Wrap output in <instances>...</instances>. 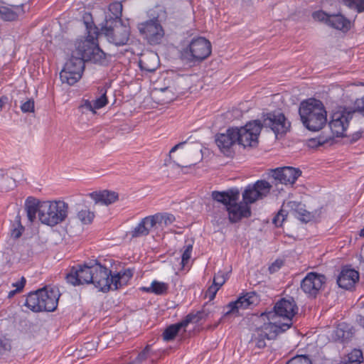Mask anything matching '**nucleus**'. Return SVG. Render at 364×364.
Instances as JSON below:
<instances>
[{"label": "nucleus", "instance_id": "obj_1", "mask_svg": "<svg viewBox=\"0 0 364 364\" xmlns=\"http://www.w3.org/2000/svg\"><path fill=\"white\" fill-rule=\"evenodd\" d=\"M87 28L89 29L87 38L77 42L76 50L64 65L66 70L77 72L81 76L86 61L102 65L107 63V55L97 43L99 33L97 28H89L87 26Z\"/></svg>", "mask_w": 364, "mask_h": 364}, {"label": "nucleus", "instance_id": "obj_2", "mask_svg": "<svg viewBox=\"0 0 364 364\" xmlns=\"http://www.w3.org/2000/svg\"><path fill=\"white\" fill-rule=\"evenodd\" d=\"M92 284L103 292L110 289H117L126 285L133 276L132 271L129 269L112 274L111 270L97 262L92 264Z\"/></svg>", "mask_w": 364, "mask_h": 364}, {"label": "nucleus", "instance_id": "obj_3", "mask_svg": "<svg viewBox=\"0 0 364 364\" xmlns=\"http://www.w3.org/2000/svg\"><path fill=\"white\" fill-rule=\"evenodd\" d=\"M299 114L304 126L311 132H318L327 123V112L321 101L310 98L301 102Z\"/></svg>", "mask_w": 364, "mask_h": 364}, {"label": "nucleus", "instance_id": "obj_4", "mask_svg": "<svg viewBox=\"0 0 364 364\" xmlns=\"http://www.w3.org/2000/svg\"><path fill=\"white\" fill-rule=\"evenodd\" d=\"M298 307L292 297L282 298L275 303L272 311L261 314L266 317L271 324L284 333L292 326V318L297 314Z\"/></svg>", "mask_w": 364, "mask_h": 364}, {"label": "nucleus", "instance_id": "obj_5", "mask_svg": "<svg viewBox=\"0 0 364 364\" xmlns=\"http://www.w3.org/2000/svg\"><path fill=\"white\" fill-rule=\"evenodd\" d=\"M147 15L149 19L139 23L138 29L149 44H159L164 36L161 22L166 18V8L162 5H156L148 11Z\"/></svg>", "mask_w": 364, "mask_h": 364}, {"label": "nucleus", "instance_id": "obj_6", "mask_svg": "<svg viewBox=\"0 0 364 364\" xmlns=\"http://www.w3.org/2000/svg\"><path fill=\"white\" fill-rule=\"evenodd\" d=\"M212 52L210 42L204 37L192 38L180 50V58L186 64L195 65L208 58Z\"/></svg>", "mask_w": 364, "mask_h": 364}, {"label": "nucleus", "instance_id": "obj_7", "mask_svg": "<svg viewBox=\"0 0 364 364\" xmlns=\"http://www.w3.org/2000/svg\"><path fill=\"white\" fill-rule=\"evenodd\" d=\"M68 213V205L63 200L43 201L40 208V221L53 227L63 222Z\"/></svg>", "mask_w": 364, "mask_h": 364}, {"label": "nucleus", "instance_id": "obj_8", "mask_svg": "<svg viewBox=\"0 0 364 364\" xmlns=\"http://www.w3.org/2000/svg\"><path fill=\"white\" fill-rule=\"evenodd\" d=\"M102 31L107 41L117 46L126 45L129 39V28L122 21H105Z\"/></svg>", "mask_w": 364, "mask_h": 364}, {"label": "nucleus", "instance_id": "obj_9", "mask_svg": "<svg viewBox=\"0 0 364 364\" xmlns=\"http://www.w3.org/2000/svg\"><path fill=\"white\" fill-rule=\"evenodd\" d=\"M262 129L259 120H255L247 123L244 127H235L237 133V144L244 147L255 146L257 144V139Z\"/></svg>", "mask_w": 364, "mask_h": 364}, {"label": "nucleus", "instance_id": "obj_10", "mask_svg": "<svg viewBox=\"0 0 364 364\" xmlns=\"http://www.w3.org/2000/svg\"><path fill=\"white\" fill-rule=\"evenodd\" d=\"M92 264H87L81 266L73 267L69 273L66 274L68 283L73 286H79L84 284H92L93 282Z\"/></svg>", "mask_w": 364, "mask_h": 364}, {"label": "nucleus", "instance_id": "obj_11", "mask_svg": "<svg viewBox=\"0 0 364 364\" xmlns=\"http://www.w3.org/2000/svg\"><path fill=\"white\" fill-rule=\"evenodd\" d=\"M353 116V111H350L349 107H345L343 111L333 113L328 124L332 134L336 137L343 136Z\"/></svg>", "mask_w": 364, "mask_h": 364}, {"label": "nucleus", "instance_id": "obj_12", "mask_svg": "<svg viewBox=\"0 0 364 364\" xmlns=\"http://www.w3.org/2000/svg\"><path fill=\"white\" fill-rule=\"evenodd\" d=\"M272 185L264 180L257 181L252 186L249 185L242 193L244 203L248 205L263 198L269 194Z\"/></svg>", "mask_w": 364, "mask_h": 364}, {"label": "nucleus", "instance_id": "obj_13", "mask_svg": "<svg viewBox=\"0 0 364 364\" xmlns=\"http://www.w3.org/2000/svg\"><path fill=\"white\" fill-rule=\"evenodd\" d=\"M262 127H269L274 133L285 134L290 127V123L287 122L284 114L279 112L267 113L264 116Z\"/></svg>", "mask_w": 364, "mask_h": 364}, {"label": "nucleus", "instance_id": "obj_14", "mask_svg": "<svg viewBox=\"0 0 364 364\" xmlns=\"http://www.w3.org/2000/svg\"><path fill=\"white\" fill-rule=\"evenodd\" d=\"M326 281V278L323 274L309 272L301 280V289L309 296L315 298Z\"/></svg>", "mask_w": 364, "mask_h": 364}, {"label": "nucleus", "instance_id": "obj_15", "mask_svg": "<svg viewBox=\"0 0 364 364\" xmlns=\"http://www.w3.org/2000/svg\"><path fill=\"white\" fill-rule=\"evenodd\" d=\"M282 333L275 325L271 324L269 322L265 323L252 335L251 343L259 349L264 348L266 346V339H275Z\"/></svg>", "mask_w": 364, "mask_h": 364}, {"label": "nucleus", "instance_id": "obj_16", "mask_svg": "<svg viewBox=\"0 0 364 364\" xmlns=\"http://www.w3.org/2000/svg\"><path fill=\"white\" fill-rule=\"evenodd\" d=\"M235 127L228 129L225 133H220L215 136V143L224 155L231 157L234 154L233 146L237 144Z\"/></svg>", "mask_w": 364, "mask_h": 364}, {"label": "nucleus", "instance_id": "obj_17", "mask_svg": "<svg viewBox=\"0 0 364 364\" xmlns=\"http://www.w3.org/2000/svg\"><path fill=\"white\" fill-rule=\"evenodd\" d=\"M301 174L299 168L290 166L277 168L272 171V177L274 180L272 183L277 184V182L282 184H294L298 177Z\"/></svg>", "mask_w": 364, "mask_h": 364}, {"label": "nucleus", "instance_id": "obj_18", "mask_svg": "<svg viewBox=\"0 0 364 364\" xmlns=\"http://www.w3.org/2000/svg\"><path fill=\"white\" fill-rule=\"evenodd\" d=\"M226 210L228 213L229 220L231 223H237L243 218H249L251 215L250 208L246 203L237 201L230 205Z\"/></svg>", "mask_w": 364, "mask_h": 364}, {"label": "nucleus", "instance_id": "obj_19", "mask_svg": "<svg viewBox=\"0 0 364 364\" xmlns=\"http://www.w3.org/2000/svg\"><path fill=\"white\" fill-rule=\"evenodd\" d=\"M23 4L18 5L0 4V20L4 21H14L18 19L20 14H23Z\"/></svg>", "mask_w": 364, "mask_h": 364}, {"label": "nucleus", "instance_id": "obj_20", "mask_svg": "<svg viewBox=\"0 0 364 364\" xmlns=\"http://www.w3.org/2000/svg\"><path fill=\"white\" fill-rule=\"evenodd\" d=\"M359 279V273L353 269L343 268L337 278L338 285L343 289L352 288Z\"/></svg>", "mask_w": 364, "mask_h": 364}, {"label": "nucleus", "instance_id": "obj_21", "mask_svg": "<svg viewBox=\"0 0 364 364\" xmlns=\"http://www.w3.org/2000/svg\"><path fill=\"white\" fill-rule=\"evenodd\" d=\"M212 198L225 206L227 208L232 203L238 200L240 191L237 188L229 189L226 191H213L211 193Z\"/></svg>", "mask_w": 364, "mask_h": 364}, {"label": "nucleus", "instance_id": "obj_22", "mask_svg": "<svg viewBox=\"0 0 364 364\" xmlns=\"http://www.w3.org/2000/svg\"><path fill=\"white\" fill-rule=\"evenodd\" d=\"M41 296H43V305L45 304L46 306L43 311H55L58 306L60 296L58 291L53 288L48 289V287H44L41 289Z\"/></svg>", "mask_w": 364, "mask_h": 364}, {"label": "nucleus", "instance_id": "obj_23", "mask_svg": "<svg viewBox=\"0 0 364 364\" xmlns=\"http://www.w3.org/2000/svg\"><path fill=\"white\" fill-rule=\"evenodd\" d=\"M255 295L247 294L245 296L239 297L236 301L230 302L226 309L228 311L225 313V316L238 312L240 309H245L255 303Z\"/></svg>", "mask_w": 364, "mask_h": 364}, {"label": "nucleus", "instance_id": "obj_24", "mask_svg": "<svg viewBox=\"0 0 364 364\" xmlns=\"http://www.w3.org/2000/svg\"><path fill=\"white\" fill-rule=\"evenodd\" d=\"M159 63V59L156 53L148 52L141 55L139 60V65L141 70L149 73L154 72Z\"/></svg>", "mask_w": 364, "mask_h": 364}, {"label": "nucleus", "instance_id": "obj_25", "mask_svg": "<svg viewBox=\"0 0 364 364\" xmlns=\"http://www.w3.org/2000/svg\"><path fill=\"white\" fill-rule=\"evenodd\" d=\"M89 196L93 199L96 203L103 205H110L118 199V194L114 191L104 190L101 191H95L89 193Z\"/></svg>", "mask_w": 364, "mask_h": 364}, {"label": "nucleus", "instance_id": "obj_26", "mask_svg": "<svg viewBox=\"0 0 364 364\" xmlns=\"http://www.w3.org/2000/svg\"><path fill=\"white\" fill-rule=\"evenodd\" d=\"M154 218L151 216L143 218L141 222L129 232L132 237H140L149 235L151 229L154 227Z\"/></svg>", "mask_w": 364, "mask_h": 364}, {"label": "nucleus", "instance_id": "obj_27", "mask_svg": "<svg viewBox=\"0 0 364 364\" xmlns=\"http://www.w3.org/2000/svg\"><path fill=\"white\" fill-rule=\"evenodd\" d=\"M42 296L41 289L34 292H31L26 299L25 306L34 312L43 311L46 306L45 304L43 306Z\"/></svg>", "mask_w": 364, "mask_h": 364}, {"label": "nucleus", "instance_id": "obj_28", "mask_svg": "<svg viewBox=\"0 0 364 364\" xmlns=\"http://www.w3.org/2000/svg\"><path fill=\"white\" fill-rule=\"evenodd\" d=\"M41 203L33 197H28L25 203V208L27 213V217L31 222H33L36 218L38 213L40 220V208Z\"/></svg>", "mask_w": 364, "mask_h": 364}, {"label": "nucleus", "instance_id": "obj_29", "mask_svg": "<svg viewBox=\"0 0 364 364\" xmlns=\"http://www.w3.org/2000/svg\"><path fill=\"white\" fill-rule=\"evenodd\" d=\"M328 26L338 30H349L350 27V21L341 13L331 14L328 19Z\"/></svg>", "mask_w": 364, "mask_h": 364}, {"label": "nucleus", "instance_id": "obj_30", "mask_svg": "<svg viewBox=\"0 0 364 364\" xmlns=\"http://www.w3.org/2000/svg\"><path fill=\"white\" fill-rule=\"evenodd\" d=\"M288 205L292 209H294L295 217L301 222L308 223L313 219L314 215L311 213L307 211L304 208V205L297 203L296 202H289L288 203Z\"/></svg>", "mask_w": 364, "mask_h": 364}, {"label": "nucleus", "instance_id": "obj_31", "mask_svg": "<svg viewBox=\"0 0 364 364\" xmlns=\"http://www.w3.org/2000/svg\"><path fill=\"white\" fill-rule=\"evenodd\" d=\"M208 316V312L205 309L197 311L196 313H191L181 321L183 326L186 328L189 323H197L200 321L205 319Z\"/></svg>", "mask_w": 364, "mask_h": 364}, {"label": "nucleus", "instance_id": "obj_32", "mask_svg": "<svg viewBox=\"0 0 364 364\" xmlns=\"http://www.w3.org/2000/svg\"><path fill=\"white\" fill-rule=\"evenodd\" d=\"M82 76L77 72L66 70V68H64L60 73V78L62 82L67 83L69 85H73Z\"/></svg>", "mask_w": 364, "mask_h": 364}, {"label": "nucleus", "instance_id": "obj_33", "mask_svg": "<svg viewBox=\"0 0 364 364\" xmlns=\"http://www.w3.org/2000/svg\"><path fill=\"white\" fill-rule=\"evenodd\" d=\"M109 11L110 14L106 16L105 21H122V5L119 2H114L109 5Z\"/></svg>", "mask_w": 364, "mask_h": 364}, {"label": "nucleus", "instance_id": "obj_34", "mask_svg": "<svg viewBox=\"0 0 364 364\" xmlns=\"http://www.w3.org/2000/svg\"><path fill=\"white\" fill-rule=\"evenodd\" d=\"M182 328L185 327L181 321L168 326L163 333L164 340L166 341L173 340Z\"/></svg>", "mask_w": 364, "mask_h": 364}, {"label": "nucleus", "instance_id": "obj_35", "mask_svg": "<svg viewBox=\"0 0 364 364\" xmlns=\"http://www.w3.org/2000/svg\"><path fill=\"white\" fill-rule=\"evenodd\" d=\"M154 355L153 351L151 350V348L150 345H147L142 351H141L137 357L131 363L128 364H141L144 361L147 360L148 358H151V363H154L155 360L152 358Z\"/></svg>", "mask_w": 364, "mask_h": 364}, {"label": "nucleus", "instance_id": "obj_36", "mask_svg": "<svg viewBox=\"0 0 364 364\" xmlns=\"http://www.w3.org/2000/svg\"><path fill=\"white\" fill-rule=\"evenodd\" d=\"M168 289V285L166 283L161 282L158 281H153L151 282V287L144 289L146 291H150L158 295L164 294L167 292Z\"/></svg>", "mask_w": 364, "mask_h": 364}, {"label": "nucleus", "instance_id": "obj_37", "mask_svg": "<svg viewBox=\"0 0 364 364\" xmlns=\"http://www.w3.org/2000/svg\"><path fill=\"white\" fill-rule=\"evenodd\" d=\"M151 218H154V225L156 224L168 225L175 221L174 215L168 213L151 215Z\"/></svg>", "mask_w": 364, "mask_h": 364}, {"label": "nucleus", "instance_id": "obj_38", "mask_svg": "<svg viewBox=\"0 0 364 364\" xmlns=\"http://www.w3.org/2000/svg\"><path fill=\"white\" fill-rule=\"evenodd\" d=\"M77 218L82 224L88 225L93 221L95 213L89 209H81L78 210Z\"/></svg>", "mask_w": 364, "mask_h": 364}, {"label": "nucleus", "instance_id": "obj_39", "mask_svg": "<svg viewBox=\"0 0 364 364\" xmlns=\"http://www.w3.org/2000/svg\"><path fill=\"white\" fill-rule=\"evenodd\" d=\"M163 95L162 101L164 103H168L175 100L177 97L176 89L173 87L168 86L160 89Z\"/></svg>", "mask_w": 364, "mask_h": 364}, {"label": "nucleus", "instance_id": "obj_40", "mask_svg": "<svg viewBox=\"0 0 364 364\" xmlns=\"http://www.w3.org/2000/svg\"><path fill=\"white\" fill-rule=\"evenodd\" d=\"M363 359V352L359 349L355 348L348 355V360L346 362L350 364H360Z\"/></svg>", "mask_w": 364, "mask_h": 364}, {"label": "nucleus", "instance_id": "obj_41", "mask_svg": "<svg viewBox=\"0 0 364 364\" xmlns=\"http://www.w3.org/2000/svg\"><path fill=\"white\" fill-rule=\"evenodd\" d=\"M353 114L358 112L364 116V95L360 98H357L354 103L353 107H349Z\"/></svg>", "mask_w": 364, "mask_h": 364}, {"label": "nucleus", "instance_id": "obj_42", "mask_svg": "<svg viewBox=\"0 0 364 364\" xmlns=\"http://www.w3.org/2000/svg\"><path fill=\"white\" fill-rule=\"evenodd\" d=\"M15 223H16L17 227H14L11 230V235L14 239H18L21 236L22 232L24 230L23 226L21 223V218L18 215L16 217Z\"/></svg>", "mask_w": 364, "mask_h": 364}, {"label": "nucleus", "instance_id": "obj_43", "mask_svg": "<svg viewBox=\"0 0 364 364\" xmlns=\"http://www.w3.org/2000/svg\"><path fill=\"white\" fill-rule=\"evenodd\" d=\"M286 364H312V362L308 355H297L290 359Z\"/></svg>", "mask_w": 364, "mask_h": 364}, {"label": "nucleus", "instance_id": "obj_44", "mask_svg": "<svg viewBox=\"0 0 364 364\" xmlns=\"http://www.w3.org/2000/svg\"><path fill=\"white\" fill-rule=\"evenodd\" d=\"M287 216V213L281 209L272 219L273 224L277 227H281Z\"/></svg>", "mask_w": 364, "mask_h": 364}, {"label": "nucleus", "instance_id": "obj_45", "mask_svg": "<svg viewBox=\"0 0 364 364\" xmlns=\"http://www.w3.org/2000/svg\"><path fill=\"white\" fill-rule=\"evenodd\" d=\"M193 250V243H189L186 245L185 250L183 251L181 257V265L183 267L186 266L191 258V252Z\"/></svg>", "mask_w": 364, "mask_h": 364}, {"label": "nucleus", "instance_id": "obj_46", "mask_svg": "<svg viewBox=\"0 0 364 364\" xmlns=\"http://www.w3.org/2000/svg\"><path fill=\"white\" fill-rule=\"evenodd\" d=\"M228 279V274L223 272H218L213 278V284L218 287H222Z\"/></svg>", "mask_w": 364, "mask_h": 364}, {"label": "nucleus", "instance_id": "obj_47", "mask_svg": "<svg viewBox=\"0 0 364 364\" xmlns=\"http://www.w3.org/2000/svg\"><path fill=\"white\" fill-rule=\"evenodd\" d=\"M21 110L23 113L33 112L35 108V102L33 99H28L21 105Z\"/></svg>", "mask_w": 364, "mask_h": 364}, {"label": "nucleus", "instance_id": "obj_48", "mask_svg": "<svg viewBox=\"0 0 364 364\" xmlns=\"http://www.w3.org/2000/svg\"><path fill=\"white\" fill-rule=\"evenodd\" d=\"M331 14H328L327 13L323 11H318L313 13L312 16L314 19L324 22L328 25V19L330 18Z\"/></svg>", "mask_w": 364, "mask_h": 364}, {"label": "nucleus", "instance_id": "obj_49", "mask_svg": "<svg viewBox=\"0 0 364 364\" xmlns=\"http://www.w3.org/2000/svg\"><path fill=\"white\" fill-rule=\"evenodd\" d=\"M107 98L106 96V91L102 94L98 98L93 101L94 107L96 109L102 108L107 104Z\"/></svg>", "mask_w": 364, "mask_h": 364}, {"label": "nucleus", "instance_id": "obj_50", "mask_svg": "<svg viewBox=\"0 0 364 364\" xmlns=\"http://www.w3.org/2000/svg\"><path fill=\"white\" fill-rule=\"evenodd\" d=\"M219 287L213 284V285L209 287L208 289H207L205 292V296L208 298L210 301L213 300L215 298L216 293L219 290Z\"/></svg>", "mask_w": 364, "mask_h": 364}, {"label": "nucleus", "instance_id": "obj_51", "mask_svg": "<svg viewBox=\"0 0 364 364\" xmlns=\"http://www.w3.org/2000/svg\"><path fill=\"white\" fill-rule=\"evenodd\" d=\"M282 262L279 260H276L269 267V271L271 274L277 272L281 267L282 266Z\"/></svg>", "mask_w": 364, "mask_h": 364}, {"label": "nucleus", "instance_id": "obj_52", "mask_svg": "<svg viewBox=\"0 0 364 364\" xmlns=\"http://www.w3.org/2000/svg\"><path fill=\"white\" fill-rule=\"evenodd\" d=\"M11 349V345L7 341H0V353H4Z\"/></svg>", "mask_w": 364, "mask_h": 364}, {"label": "nucleus", "instance_id": "obj_53", "mask_svg": "<svg viewBox=\"0 0 364 364\" xmlns=\"http://www.w3.org/2000/svg\"><path fill=\"white\" fill-rule=\"evenodd\" d=\"M26 284V279L23 277L21 280L13 284V286L16 287L18 291H21Z\"/></svg>", "mask_w": 364, "mask_h": 364}, {"label": "nucleus", "instance_id": "obj_54", "mask_svg": "<svg viewBox=\"0 0 364 364\" xmlns=\"http://www.w3.org/2000/svg\"><path fill=\"white\" fill-rule=\"evenodd\" d=\"M82 107L83 109H87V110L95 112V109H96L94 107V103L90 102V101H89V100H85L84 104L82 105Z\"/></svg>", "mask_w": 364, "mask_h": 364}, {"label": "nucleus", "instance_id": "obj_55", "mask_svg": "<svg viewBox=\"0 0 364 364\" xmlns=\"http://www.w3.org/2000/svg\"><path fill=\"white\" fill-rule=\"evenodd\" d=\"M363 133V132L359 131L353 134V135L351 136L350 142L353 143L358 141L360 138H361Z\"/></svg>", "mask_w": 364, "mask_h": 364}, {"label": "nucleus", "instance_id": "obj_56", "mask_svg": "<svg viewBox=\"0 0 364 364\" xmlns=\"http://www.w3.org/2000/svg\"><path fill=\"white\" fill-rule=\"evenodd\" d=\"M8 97L6 96H2L0 98V112L2 110V108L4 105L8 102Z\"/></svg>", "mask_w": 364, "mask_h": 364}, {"label": "nucleus", "instance_id": "obj_57", "mask_svg": "<svg viewBox=\"0 0 364 364\" xmlns=\"http://www.w3.org/2000/svg\"><path fill=\"white\" fill-rule=\"evenodd\" d=\"M356 321L360 326L364 328V315H358Z\"/></svg>", "mask_w": 364, "mask_h": 364}, {"label": "nucleus", "instance_id": "obj_58", "mask_svg": "<svg viewBox=\"0 0 364 364\" xmlns=\"http://www.w3.org/2000/svg\"><path fill=\"white\" fill-rule=\"evenodd\" d=\"M360 256V265L362 267L363 269H364V247L361 249Z\"/></svg>", "mask_w": 364, "mask_h": 364}, {"label": "nucleus", "instance_id": "obj_59", "mask_svg": "<svg viewBox=\"0 0 364 364\" xmlns=\"http://www.w3.org/2000/svg\"><path fill=\"white\" fill-rule=\"evenodd\" d=\"M185 141L184 142H181L176 145H175L170 151V153H172V152H174L175 151H176L178 148L180 147H182L184 144H185Z\"/></svg>", "mask_w": 364, "mask_h": 364}, {"label": "nucleus", "instance_id": "obj_60", "mask_svg": "<svg viewBox=\"0 0 364 364\" xmlns=\"http://www.w3.org/2000/svg\"><path fill=\"white\" fill-rule=\"evenodd\" d=\"M326 142H328V139H323L319 138L318 140V144L319 145L324 144Z\"/></svg>", "mask_w": 364, "mask_h": 364}, {"label": "nucleus", "instance_id": "obj_61", "mask_svg": "<svg viewBox=\"0 0 364 364\" xmlns=\"http://www.w3.org/2000/svg\"><path fill=\"white\" fill-rule=\"evenodd\" d=\"M16 292H18V291L17 289H15V290H13V291H11L9 293V297H11L13 296Z\"/></svg>", "mask_w": 364, "mask_h": 364}, {"label": "nucleus", "instance_id": "obj_62", "mask_svg": "<svg viewBox=\"0 0 364 364\" xmlns=\"http://www.w3.org/2000/svg\"><path fill=\"white\" fill-rule=\"evenodd\" d=\"M358 235L360 237H364V227L359 231Z\"/></svg>", "mask_w": 364, "mask_h": 364}, {"label": "nucleus", "instance_id": "obj_63", "mask_svg": "<svg viewBox=\"0 0 364 364\" xmlns=\"http://www.w3.org/2000/svg\"><path fill=\"white\" fill-rule=\"evenodd\" d=\"M336 333H337V335H338V336H340V333H342L343 334V331H342L341 329H338V330H337V331H336Z\"/></svg>", "mask_w": 364, "mask_h": 364}, {"label": "nucleus", "instance_id": "obj_64", "mask_svg": "<svg viewBox=\"0 0 364 364\" xmlns=\"http://www.w3.org/2000/svg\"><path fill=\"white\" fill-rule=\"evenodd\" d=\"M218 323H215L213 328H216L218 326Z\"/></svg>", "mask_w": 364, "mask_h": 364}]
</instances>
